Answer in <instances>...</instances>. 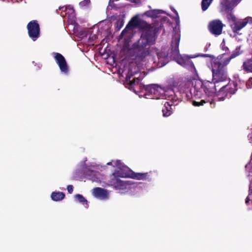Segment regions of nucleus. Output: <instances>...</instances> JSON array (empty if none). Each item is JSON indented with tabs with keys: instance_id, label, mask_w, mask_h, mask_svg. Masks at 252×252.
<instances>
[{
	"instance_id": "f257e3e1",
	"label": "nucleus",
	"mask_w": 252,
	"mask_h": 252,
	"mask_svg": "<svg viewBox=\"0 0 252 252\" xmlns=\"http://www.w3.org/2000/svg\"><path fill=\"white\" fill-rule=\"evenodd\" d=\"M158 27L148 24L140 19L138 15L133 17L121 34L124 44L123 51L126 58L132 60L124 72L126 74V82L130 89L135 90V86L144 77L138 72L140 67L146 65L147 60L152 56V46L156 41V33Z\"/></svg>"
},
{
	"instance_id": "f03ea898",
	"label": "nucleus",
	"mask_w": 252,
	"mask_h": 252,
	"mask_svg": "<svg viewBox=\"0 0 252 252\" xmlns=\"http://www.w3.org/2000/svg\"><path fill=\"white\" fill-rule=\"evenodd\" d=\"M239 53L236 51L230 56L226 54H222L218 57H213L210 61V65L208 66L211 69L212 72V82L209 81L202 82L197 80L198 76L197 73L194 74L193 79L188 81L186 85L188 88L191 85L189 91L192 96L196 98L202 99L200 101H193L192 105L194 106L203 105L204 103L210 102V107H215L214 102L206 99V97L213 96L217 92V88L220 87L218 95H222L219 97L220 100H223L224 96L230 95L235 93L236 91V86L233 83L226 85L223 84L227 80V74L225 66L229 63L230 60L239 55Z\"/></svg>"
},
{
	"instance_id": "7ed1b4c3",
	"label": "nucleus",
	"mask_w": 252,
	"mask_h": 252,
	"mask_svg": "<svg viewBox=\"0 0 252 252\" xmlns=\"http://www.w3.org/2000/svg\"><path fill=\"white\" fill-rule=\"evenodd\" d=\"M172 10L176 14L175 20L177 25L173 31V38L171 42V56L172 57L173 60H175L178 64L190 70L192 72V75H194V74L197 73V71L193 63L190 59L197 57H209V56L208 54H201L193 57L189 56L187 55H181L179 54V45L180 40V31L178 25L179 23V17L175 9H173Z\"/></svg>"
},
{
	"instance_id": "20e7f679",
	"label": "nucleus",
	"mask_w": 252,
	"mask_h": 252,
	"mask_svg": "<svg viewBox=\"0 0 252 252\" xmlns=\"http://www.w3.org/2000/svg\"><path fill=\"white\" fill-rule=\"evenodd\" d=\"M107 164L117 167L115 171L111 176V178L130 177L137 180H146L149 179L148 173H133L128 167L123 165L119 160H113L108 162Z\"/></svg>"
},
{
	"instance_id": "39448f33",
	"label": "nucleus",
	"mask_w": 252,
	"mask_h": 252,
	"mask_svg": "<svg viewBox=\"0 0 252 252\" xmlns=\"http://www.w3.org/2000/svg\"><path fill=\"white\" fill-rule=\"evenodd\" d=\"M144 89L145 91L144 94L139 96H143L147 98L168 99L174 94L173 89L168 87H161L157 85L152 84L144 87Z\"/></svg>"
},
{
	"instance_id": "423d86ee",
	"label": "nucleus",
	"mask_w": 252,
	"mask_h": 252,
	"mask_svg": "<svg viewBox=\"0 0 252 252\" xmlns=\"http://www.w3.org/2000/svg\"><path fill=\"white\" fill-rule=\"evenodd\" d=\"M87 160L86 159L83 163L80 165L81 170L89 177V179L94 182H98L100 181L99 174L98 172L94 170L98 168V166L95 164H92L90 166H86L85 162Z\"/></svg>"
},
{
	"instance_id": "0eeeda50",
	"label": "nucleus",
	"mask_w": 252,
	"mask_h": 252,
	"mask_svg": "<svg viewBox=\"0 0 252 252\" xmlns=\"http://www.w3.org/2000/svg\"><path fill=\"white\" fill-rule=\"evenodd\" d=\"M112 186L121 193L128 192L131 188L132 184L129 181H123L119 178H111Z\"/></svg>"
},
{
	"instance_id": "6e6552de",
	"label": "nucleus",
	"mask_w": 252,
	"mask_h": 252,
	"mask_svg": "<svg viewBox=\"0 0 252 252\" xmlns=\"http://www.w3.org/2000/svg\"><path fill=\"white\" fill-rule=\"evenodd\" d=\"M250 19L251 18L248 17L245 19L237 21L236 17L233 14H230L228 17L230 25L234 32H238L245 27Z\"/></svg>"
},
{
	"instance_id": "1a4fd4ad",
	"label": "nucleus",
	"mask_w": 252,
	"mask_h": 252,
	"mask_svg": "<svg viewBox=\"0 0 252 252\" xmlns=\"http://www.w3.org/2000/svg\"><path fill=\"white\" fill-rule=\"evenodd\" d=\"M62 74L68 75L69 68L64 57L61 54L53 52L52 54Z\"/></svg>"
},
{
	"instance_id": "9d476101",
	"label": "nucleus",
	"mask_w": 252,
	"mask_h": 252,
	"mask_svg": "<svg viewBox=\"0 0 252 252\" xmlns=\"http://www.w3.org/2000/svg\"><path fill=\"white\" fill-rule=\"evenodd\" d=\"M27 28L30 37L33 41H35L39 36L40 29L38 24L36 21H32L28 24Z\"/></svg>"
},
{
	"instance_id": "9b49d317",
	"label": "nucleus",
	"mask_w": 252,
	"mask_h": 252,
	"mask_svg": "<svg viewBox=\"0 0 252 252\" xmlns=\"http://www.w3.org/2000/svg\"><path fill=\"white\" fill-rule=\"evenodd\" d=\"M93 195L101 200L109 199L110 195L109 192L106 189L101 188H95L92 190Z\"/></svg>"
},
{
	"instance_id": "f8f14e48",
	"label": "nucleus",
	"mask_w": 252,
	"mask_h": 252,
	"mask_svg": "<svg viewBox=\"0 0 252 252\" xmlns=\"http://www.w3.org/2000/svg\"><path fill=\"white\" fill-rule=\"evenodd\" d=\"M223 26L222 22L220 20H215L210 23L209 29L212 34L215 35H219L222 32Z\"/></svg>"
},
{
	"instance_id": "ddd939ff",
	"label": "nucleus",
	"mask_w": 252,
	"mask_h": 252,
	"mask_svg": "<svg viewBox=\"0 0 252 252\" xmlns=\"http://www.w3.org/2000/svg\"><path fill=\"white\" fill-rule=\"evenodd\" d=\"M70 28H72L73 33L78 37L83 38L87 35V30L81 28L75 22L69 25Z\"/></svg>"
},
{
	"instance_id": "4468645a",
	"label": "nucleus",
	"mask_w": 252,
	"mask_h": 252,
	"mask_svg": "<svg viewBox=\"0 0 252 252\" xmlns=\"http://www.w3.org/2000/svg\"><path fill=\"white\" fill-rule=\"evenodd\" d=\"M156 54L158 59L157 63L159 67L163 66L168 63V58L166 52H156Z\"/></svg>"
},
{
	"instance_id": "2eb2a0df",
	"label": "nucleus",
	"mask_w": 252,
	"mask_h": 252,
	"mask_svg": "<svg viewBox=\"0 0 252 252\" xmlns=\"http://www.w3.org/2000/svg\"><path fill=\"white\" fill-rule=\"evenodd\" d=\"M241 0H220V4L224 10H229L235 6Z\"/></svg>"
},
{
	"instance_id": "dca6fc26",
	"label": "nucleus",
	"mask_w": 252,
	"mask_h": 252,
	"mask_svg": "<svg viewBox=\"0 0 252 252\" xmlns=\"http://www.w3.org/2000/svg\"><path fill=\"white\" fill-rule=\"evenodd\" d=\"M66 18L67 19L68 22L70 24L75 22L74 10L71 5H68L65 7Z\"/></svg>"
},
{
	"instance_id": "f3484780",
	"label": "nucleus",
	"mask_w": 252,
	"mask_h": 252,
	"mask_svg": "<svg viewBox=\"0 0 252 252\" xmlns=\"http://www.w3.org/2000/svg\"><path fill=\"white\" fill-rule=\"evenodd\" d=\"M165 13V12L162 10L153 9L147 11L144 13V15L152 18L159 17L160 15Z\"/></svg>"
},
{
	"instance_id": "a211bd4d",
	"label": "nucleus",
	"mask_w": 252,
	"mask_h": 252,
	"mask_svg": "<svg viewBox=\"0 0 252 252\" xmlns=\"http://www.w3.org/2000/svg\"><path fill=\"white\" fill-rule=\"evenodd\" d=\"M173 105V102L171 101H165L164 104V108L162 109L163 115L164 117H168L172 113L171 106Z\"/></svg>"
},
{
	"instance_id": "6ab92c4d",
	"label": "nucleus",
	"mask_w": 252,
	"mask_h": 252,
	"mask_svg": "<svg viewBox=\"0 0 252 252\" xmlns=\"http://www.w3.org/2000/svg\"><path fill=\"white\" fill-rule=\"evenodd\" d=\"M65 197L64 193L60 191H54L51 194L52 199L54 201L62 200Z\"/></svg>"
},
{
	"instance_id": "aec40b11",
	"label": "nucleus",
	"mask_w": 252,
	"mask_h": 252,
	"mask_svg": "<svg viewBox=\"0 0 252 252\" xmlns=\"http://www.w3.org/2000/svg\"><path fill=\"white\" fill-rule=\"evenodd\" d=\"M74 198L75 201L81 203L86 208H88V202L82 195L80 194H76Z\"/></svg>"
},
{
	"instance_id": "412c9836",
	"label": "nucleus",
	"mask_w": 252,
	"mask_h": 252,
	"mask_svg": "<svg viewBox=\"0 0 252 252\" xmlns=\"http://www.w3.org/2000/svg\"><path fill=\"white\" fill-rule=\"evenodd\" d=\"M243 67L245 70L252 72V58L243 63Z\"/></svg>"
},
{
	"instance_id": "4be33fe9",
	"label": "nucleus",
	"mask_w": 252,
	"mask_h": 252,
	"mask_svg": "<svg viewBox=\"0 0 252 252\" xmlns=\"http://www.w3.org/2000/svg\"><path fill=\"white\" fill-rule=\"evenodd\" d=\"M79 5L81 8L87 9L91 7V2L90 0H84L80 2Z\"/></svg>"
},
{
	"instance_id": "5701e85b",
	"label": "nucleus",
	"mask_w": 252,
	"mask_h": 252,
	"mask_svg": "<svg viewBox=\"0 0 252 252\" xmlns=\"http://www.w3.org/2000/svg\"><path fill=\"white\" fill-rule=\"evenodd\" d=\"M213 0H202L201 2V8L203 11L206 10Z\"/></svg>"
},
{
	"instance_id": "b1692460",
	"label": "nucleus",
	"mask_w": 252,
	"mask_h": 252,
	"mask_svg": "<svg viewBox=\"0 0 252 252\" xmlns=\"http://www.w3.org/2000/svg\"><path fill=\"white\" fill-rule=\"evenodd\" d=\"M124 24V20L122 18H119L116 23V28L117 30H120L121 29V28L123 26Z\"/></svg>"
},
{
	"instance_id": "393cba45",
	"label": "nucleus",
	"mask_w": 252,
	"mask_h": 252,
	"mask_svg": "<svg viewBox=\"0 0 252 252\" xmlns=\"http://www.w3.org/2000/svg\"><path fill=\"white\" fill-rule=\"evenodd\" d=\"M249 201H251L252 204V189H250V193L246 199V203L248 204Z\"/></svg>"
},
{
	"instance_id": "a878e982",
	"label": "nucleus",
	"mask_w": 252,
	"mask_h": 252,
	"mask_svg": "<svg viewBox=\"0 0 252 252\" xmlns=\"http://www.w3.org/2000/svg\"><path fill=\"white\" fill-rule=\"evenodd\" d=\"M67 189L69 193H72L73 190V187L72 185H68L67 187Z\"/></svg>"
},
{
	"instance_id": "bb28decb",
	"label": "nucleus",
	"mask_w": 252,
	"mask_h": 252,
	"mask_svg": "<svg viewBox=\"0 0 252 252\" xmlns=\"http://www.w3.org/2000/svg\"><path fill=\"white\" fill-rule=\"evenodd\" d=\"M96 38H97V36L95 34H94V35H92L91 37H89V40L91 41H93Z\"/></svg>"
},
{
	"instance_id": "cd10ccee",
	"label": "nucleus",
	"mask_w": 252,
	"mask_h": 252,
	"mask_svg": "<svg viewBox=\"0 0 252 252\" xmlns=\"http://www.w3.org/2000/svg\"><path fill=\"white\" fill-rule=\"evenodd\" d=\"M131 2H134L136 4L140 3L141 0H129Z\"/></svg>"
},
{
	"instance_id": "c85d7f7f",
	"label": "nucleus",
	"mask_w": 252,
	"mask_h": 252,
	"mask_svg": "<svg viewBox=\"0 0 252 252\" xmlns=\"http://www.w3.org/2000/svg\"><path fill=\"white\" fill-rule=\"evenodd\" d=\"M248 137L249 138L250 142L251 143H252V132L249 135Z\"/></svg>"
},
{
	"instance_id": "c756f323",
	"label": "nucleus",
	"mask_w": 252,
	"mask_h": 252,
	"mask_svg": "<svg viewBox=\"0 0 252 252\" xmlns=\"http://www.w3.org/2000/svg\"><path fill=\"white\" fill-rule=\"evenodd\" d=\"M249 84H251L252 85V78H250L249 80Z\"/></svg>"
},
{
	"instance_id": "7c9ffc66",
	"label": "nucleus",
	"mask_w": 252,
	"mask_h": 252,
	"mask_svg": "<svg viewBox=\"0 0 252 252\" xmlns=\"http://www.w3.org/2000/svg\"><path fill=\"white\" fill-rule=\"evenodd\" d=\"M103 22L99 23V24H98V26L100 27L101 25H103Z\"/></svg>"
},
{
	"instance_id": "2f4dec72",
	"label": "nucleus",
	"mask_w": 252,
	"mask_h": 252,
	"mask_svg": "<svg viewBox=\"0 0 252 252\" xmlns=\"http://www.w3.org/2000/svg\"><path fill=\"white\" fill-rule=\"evenodd\" d=\"M154 62H155V63L157 62V61L155 59H154Z\"/></svg>"
},
{
	"instance_id": "473e14b6",
	"label": "nucleus",
	"mask_w": 252,
	"mask_h": 252,
	"mask_svg": "<svg viewBox=\"0 0 252 252\" xmlns=\"http://www.w3.org/2000/svg\"><path fill=\"white\" fill-rule=\"evenodd\" d=\"M224 42V40H223V42H222V44Z\"/></svg>"
},
{
	"instance_id": "72a5a7b5",
	"label": "nucleus",
	"mask_w": 252,
	"mask_h": 252,
	"mask_svg": "<svg viewBox=\"0 0 252 252\" xmlns=\"http://www.w3.org/2000/svg\"><path fill=\"white\" fill-rule=\"evenodd\" d=\"M224 42V40H223V42H222V44Z\"/></svg>"
}]
</instances>
